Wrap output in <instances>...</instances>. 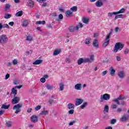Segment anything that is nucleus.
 Instances as JSON below:
<instances>
[{
    "label": "nucleus",
    "mask_w": 129,
    "mask_h": 129,
    "mask_svg": "<svg viewBox=\"0 0 129 129\" xmlns=\"http://www.w3.org/2000/svg\"><path fill=\"white\" fill-rule=\"evenodd\" d=\"M95 6L97 8H101L103 6V3L101 0H98L95 3Z\"/></svg>",
    "instance_id": "12"
},
{
    "label": "nucleus",
    "mask_w": 129,
    "mask_h": 129,
    "mask_svg": "<svg viewBox=\"0 0 129 129\" xmlns=\"http://www.w3.org/2000/svg\"><path fill=\"white\" fill-rule=\"evenodd\" d=\"M91 41V39H90V38H87L85 41V44H86L87 45H88L89 44H90V41Z\"/></svg>",
    "instance_id": "36"
},
{
    "label": "nucleus",
    "mask_w": 129,
    "mask_h": 129,
    "mask_svg": "<svg viewBox=\"0 0 129 129\" xmlns=\"http://www.w3.org/2000/svg\"><path fill=\"white\" fill-rule=\"evenodd\" d=\"M33 35L31 34H28L26 37V40L28 42H32V41H33Z\"/></svg>",
    "instance_id": "17"
},
{
    "label": "nucleus",
    "mask_w": 129,
    "mask_h": 129,
    "mask_svg": "<svg viewBox=\"0 0 129 129\" xmlns=\"http://www.w3.org/2000/svg\"><path fill=\"white\" fill-rule=\"evenodd\" d=\"M124 12H125V9L124 8H122L119 11L116 12V14L118 15V14H123Z\"/></svg>",
    "instance_id": "29"
},
{
    "label": "nucleus",
    "mask_w": 129,
    "mask_h": 129,
    "mask_svg": "<svg viewBox=\"0 0 129 129\" xmlns=\"http://www.w3.org/2000/svg\"><path fill=\"white\" fill-rule=\"evenodd\" d=\"M66 63H70V58H67L65 60Z\"/></svg>",
    "instance_id": "56"
},
{
    "label": "nucleus",
    "mask_w": 129,
    "mask_h": 129,
    "mask_svg": "<svg viewBox=\"0 0 129 129\" xmlns=\"http://www.w3.org/2000/svg\"><path fill=\"white\" fill-rule=\"evenodd\" d=\"M115 122H116V120L115 119H113L111 120L110 123L111 124H114Z\"/></svg>",
    "instance_id": "45"
},
{
    "label": "nucleus",
    "mask_w": 129,
    "mask_h": 129,
    "mask_svg": "<svg viewBox=\"0 0 129 129\" xmlns=\"http://www.w3.org/2000/svg\"><path fill=\"white\" fill-rule=\"evenodd\" d=\"M10 78V75L9 74H7L5 76V79L6 80L9 79Z\"/></svg>",
    "instance_id": "58"
},
{
    "label": "nucleus",
    "mask_w": 129,
    "mask_h": 129,
    "mask_svg": "<svg viewBox=\"0 0 129 129\" xmlns=\"http://www.w3.org/2000/svg\"><path fill=\"white\" fill-rule=\"evenodd\" d=\"M117 16L118 17V19H122V18H123V15H122V14L118 15Z\"/></svg>",
    "instance_id": "53"
},
{
    "label": "nucleus",
    "mask_w": 129,
    "mask_h": 129,
    "mask_svg": "<svg viewBox=\"0 0 129 129\" xmlns=\"http://www.w3.org/2000/svg\"><path fill=\"white\" fill-rule=\"evenodd\" d=\"M128 52H129V49L128 48H126L124 50V54H128Z\"/></svg>",
    "instance_id": "50"
},
{
    "label": "nucleus",
    "mask_w": 129,
    "mask_h": 129,
    "mask_svg": "<svg viewBox=\"0 0 129 129\" xmlns=\"http://www.w3.org/2000/svg\"><path fill=\"white\" fill-rule=\"evenodd\" d=\"M13 124V122L11 121H6V125L7 127H11Z\"/></svg>",
    "instance_id": "24"
},
{
    "label": "nucleus",
    "mask_w": 129,
    "mask_h": 129,
    "mask_svg": "<svg viewBox=\"0 0 129 129\" xmlns=\"http://www.w3.org/2000/svg\"><path fill=\"white\" fill-rule=\"evenodd\" d=\"M110 35H111V32H110L107 36L105 39V42L103 44V47H106L108 44H109V38H110Z\"/></svg>",
    "instance_id": "6"
},
{
    "label": "nucleus",
    "mask_w": 129,
    "mask_h": 129,
    "mask_svg": "<svg viewBox=\"0 0 129 129\" xmlns=\"http://www.w3.org/2000/svg\"><path fill=\"white\" fill-rule=\"evenodd\" d=\"M49 113V111L47 110H43L41 113H40V114L41 115H47Z\"/></svg>",
    "instance_id": "33"
},
{
    "label": "nucleus",
    "mask_w": 129,
    "mask_h": 129,
    "mask_svg": "<svg viewBox=\"0 0 129 129\" xmlns=\"http://www.w3.org/2000/svg\"><path fill=\"white\" fill-rule=\"evenodd\" d=\"M124 98L121 97V96H119V97L113 100V101L114 102H116V104L118 105H120V103L119 102V100H123V99H124Z\"/></svg>",
    "instance_id": "11"
},
{
    "label": "nucleus",
    "mask_w": 129,
    "mask_h": 129,
    "mask_svg": "<svg viewBox=\"0 0 129 129\" xmlns=\"http://www.w3.org/2000/svg\"><path fill=\"white\" fill-rule=\"evenodd\" d=\"M111 108H112V109H116V108H117V105H116V104L113 103L111 105Z\"/></svg>",
    "instance_id": "40"
},
{
    "label": "nucleus",
    "mask_w": 129,
    "mask_h": 129,
    "mask_svg": "<svg viewBox=\"0 0 129 129\" xmlns=\"http://www.w3.org/2000/svg\"><path fill=\"white\" fill-rule=\"evenodd\" d=\"M118 31H119V28L116 27L114 29V31L115 32V33H117V32H118Z\"/></svg>",
    "instance_id": "59"
},
{
    "label": "nucleus",
    "mask_w": 129,
    "mask_h": 129,
    "mask_svg": "<svg viewBox=\"0 0 129 129\" xmlns=\"http://www.w3.org/2000/svg\"><path fill=\"white\" fill-rule=\"evenodd\" d=\"M69 114H73L74 113V109H71L69 111Z\"/></svg>",
    "instance_id": "47"
},
{
    "label": "nucleus",
    "mask_w": 129,
    "mask_h": 129,
    "mask_svg": "<svg viewBox=\"0 0 129 129\" xmlns=\"http://www.w3.org/2000/svg\"><path fill=\"white\" fill-rule=\"evenodd\" d=\"M59 90L60 91H63V90H64V84H63V83H60L59 84Z\"/></svg>",
    "instance_id": "32"
},
{
    "label": "nucleus",
    "mask_w": 129,
    "mask_h": 129,
    "mask_svg": "<svg viewBox=\"0 0 129 129\" xmlns=\"http://www.w3.org/2000/svg\"><path fill=\"white\" fill-rule=\"evenodd\" d=\"M59 11H60V12H61L62 13H64L65 12V10H64V9H63V7H60L59 9Z\"/></svg>",
    "instance_id": "52"
},
{
    "label": "nucleus",
    "mask_w": 129,
    "mask_h": 129,
    "mask_svg": "<svg viewBox=\"0 0 129 129\" xmlns=\"http://www.w3.org/2000/svg\"><path fill=\"white\" fill-rule=\"evenodd\" d=\"M45 87L48 89V90H52V89H54V87L49 84L46 85Z\"/></svg>",
    "instance_id": "28"
},
{
    "label": "nucleus",
    "mask_w": 129,
    "mask_h": 129,
    "mask_svg": "<svg viewBox=\"0 0 129 129\" xmlns=\"http://www.w3.org/2000/svg\"><path fill=\"white\" fill-rule=\"evenodd\" d=\"M17 92H18V91L17 90V89H16V88H13L12 89V91L11 94V95H12V94L14 95V96L16 97V95H17Z\"/></svg>",
    "instance_id": "26"
},
{
    "label": "nucleus",
    "mask_w": 129,
    "mask_h": 129,
    "mask_svg": "<svg viewBox=\"0 0 129 129\" xmlns=\"http://www.w3.org/2000/svg\"><path fill=\"white\" fill-rule=\"evenodd\" d=\"M117 75L119 77V78H120V79H123L124 77H125V74L124 73V72L123 71H119Z\"/></svg>",
    "instance_id": "8"
},
{
    "label": "nucleus",
    "mask_w": 129,
    "mask_h": 129,
    "mask_svg": "<svg viewBox=\"0 0 129 129\" xmlns=\"http://www.w3.org/2000/svg\"><path fill=\"white\" fill-rule=\"evenodd\" d=\"M129 119V115L123 114L122 117L120 119L121 121L123 122H126Z\"/></svg>",
    "instance_id": "7"
},
{
    "label": "nucleus",
    "mask_w": 129,
    "mask_h": 129,
    "mask_svg": "<svg viewBox=\"0 0 129 129\" xmlns=\"http://www.w3.org/2000/svg\"><path fill=\"white\" fill-rule=\"evenodd\" d=\"M54 100H52V99H50L48 101V103H49V104H52V103H54Z\"/></svg>",
    "instance_id": "55"
},
{
    "label": "nucleus",
    "mask_w": 129,
    "mask_h": 129,
    "mask_svg": "<svg viewBox=\"0 0 129 129\" xmlns=\"http://www.w3.org/2000/svg\"><path fill=\"white\" fill-rule=\"evenodd\" d=\"M20 101V98L18 97H15L13 99H12V103L13 104H16V103H18Z\"/></svg>",
    "instance_id": "16"
},
{
    "label": "nucleus",
    "mask_w": 129,
    "mask_h": 129,
    "mask_svg": "<svg viewBox=\"0 0 129 129\" xmlns=\"http://www.w3.org/2000/svg\"><path fill=\"white\" fill-rule=\"evenodd\" d=\"M31 120L32 122H37L38 121V116L33 115L31 117Z\"/></svg>",
    "instance_id": "14"
},
{
    "label": "nucleus",
    "mask_w": 129,
    "mask_h": 129,
    "mask_svg": "<svg viewBox=\"0 0 129 129\" xmlns=\"http://www.w3.org/2000/svg\"><path fill=\"white\" fill-rule=\"evenodd\" d=\"M110 99V95L108 94H104L103 95H101L100 98V102H103L104 100H109Z\"/></svg>",
    "instance_id": "3"
},
{
    "label": "nucleus",
    "mask_w": 129,
    "mask_h": 129,
    "mask_svg": "<svg viewBox=\"0 0 129 129\" xmlns=\"http://www.w3.org/2000/svg\"><path fill=\"white\" fill-rule=\"evenodd\" d=\"M93 46L95 47V48H99V46L98 45V40L97 39H95L93 42Z\"/></svg>",
    "instance_id": "19"
},
{
    "label": "nucleus",
    "mask_w": 129,
    "mask_h": 129,
    "mask_svg": "<svg viewBox=\"0 0 129 129\" xmlns=\"http://www.w3.org/2000/svg\"><path fill=\"white\" fill-rule=\"evenodd\" d=\"M29 23H30V21H29V20H24L22 24L23 27L28 26V25H29Z\"/></svg>",
    "instance_id": "21"
},
{
    "label": "nucleus",
    "mask_w": 129,
    "mask_h": 129,
    "mask_svg": "<svg viewBox=\"0 0 129 129\" xmlns=\"http://www.w3.org/2000/svg\"><path fill=\"white\" fill-rule=\"evenodd\" d=\"M10 106H11L10 105H7L6 104H3V105H2L1 108H4V109H8V108H9V107H10Z\"/></svg>",
    "instance_id": "35"
},
{
    "label": "nucleus",
    "mask_w": 129,
    "mask_h": 129,
    "mask_svg": "<svg viewBox=\"0 0 129 129\" xmlns=\"http://www.w3.org/2000/svg\"><path fill=\"white\" fill-rule=\"evenodd\" d=\"M122 110L121 109V108H119L117 109V112H121Z\"/></svg>",
    "instance_id": "64"
},
{
    "label": "nucleus",
    "mask_w": 129,
    "mask_h": 129,
    "mask_svg": "<svg viewBox=\"0 0 129 129\" xmlns=\"http://www.w3.org/2000/svg\"><path fill=\"white\" fill-rule=\"evenodd\" d=\"M83 103V100L81 98H78L76 100V106H78Z\"/></svg>",
    "instance_id": "13"
},
{
    "label": "nucleus",
    "mask_w": 129,
    "mask_h": 129,
    "mask_svg": "<svg viewBox=\"0 0 129 129\" xmlns=\"http://www.w3.org/2000/svg\"><path fill=\"white\" fill-rule=\"evenodd\" d=\"M11 8V5L10 4H6L5 6V11H8V10H10Z\"/></svg>",
    "instance_id": "43"
},
{
    "label": "nucleus",
    "mask_w": 129,
    "mask_h": 129,
    "mask_svg": "<svg viewBox=\"0 0 129 129\" xmlns=\"http://www.w3.org/2000/svg\"><path fill=\"white\" fill-rule=\"evenodd\" d=\"M73 14V12L70 10L67 11L66 12V16L67 17L72 16Z\"/></svg>",
    "instance_id": "23"
},
{
    "label": "nucleus",
    "mask_w": 129,
    "mask_h": 129,
    "mask_svg": "<svg viewBox=\"0 0 129 129\" xmlns=\"http://www.w3.org/2000/svg\"><path fill=\"white\" fill-rule=\"evenodd\" d=\"M116 58L117 61H120V60H121L120 57H119V56H117L116 57Z\"/></svg>",
    "instance_id": "63"
},
{
    "label": "nucleus",
    "mask_w": 129,
    "mask_h": 129,
    "mask_svg": "<svg viewBox=\"0 0 129 129\" xmlns=\"http://www.w3.org/2000/svg\"><path fill=\"white\" fill-rule=\"evenodd\" d=\"M23 14H24V12H23L22 11H20L17 12L15 14V16H16V17H22V16H23Z\"/></svg>",
    "instance_id": "25"
},
{
    "label": "nucleus",
    "mask_w": 129,
    "mask_h": 129,
    "mask_svg": "<svg viewBox=\"0 0 129 129\" xmlns=\"http://www.w3.org/2000/svg\"><path fill=\"white\" fill-rule=\"evenodd\" d=\"M35 24H36V25H45V24H46V21H37Z\"/></svg>",
    "instance_id": "31"
},
{
    "label": "nucleus",
    "mask_w": 129,
    "mask_h": 129,
    "mask_svg": "<svg viewBox=\"0 0 129 129\" xmlns=\"http://www.w3.org/2000/svg\"><path fill=\"white\" fill-rule=\"evenodd\" d=\"M89 20V19H88V18H83V22L84 23V24H88Z\"/></svg>",
    "instance_id": "42"
},
{
    "label": "nucleus",
    "mask_w": 129,
    "mask_h": 129,
    "mask_svg": "<svg viewBox=\"0 0 129 129\" xmlns=\"http://www.w3.org/2000/svg\"><path fill=\"white\" fill-rule=\"evenodd\" d=\"M123 46H124V45H123V44L120 42L116 43L113 50V52H114V53H116V52H117L118 50H122V48H123Z\"/></svg>",
    "instance_id": "1"
},
{
    "label": "nucleus",
    "mask_w": 129,
    "mask_h": 129,
    "mask_svg": "<svg viewBox=\"0 0 129 129\" xmlns=\"http://www.w3.org/2000/svg\"><path fill=\"white\" fill-rule=\"evenodd\" d=\"M5 113V111L1 110H0V116H1V115H3V114H4V113Z\"/></svg>",
    "instance_id": "61"
},
{
    "label": "nucleus",
    "mask_w": 129,
    "mask_h": 129,
    "mask_svg": "<svg viewBox=\"0 0 129 129\" xmlns=\"http://www.w3.org/2000/svg\"><path fill=\"white\" fill-rule=\"evenodd\" d=\"M14 24H15V23H14V22H11L9 23V25L10 26H11L12 27H13V26H14Z\"/></svg>",
    "instance_id": "60"
},
{
    "label": "nucleus",
    "mask_w": 129,
    "mask_h": 129,
    "mask_svg": "<svg viewBox=\"0 0 129 129\" xmlns=\"http://www.w3.org/2000/svg\"><path fill=\"white\" fill-rule=\"evenodd\" d=\"M61 20H63V15H62L61 14H60L58 15V21H61Z\"/></svg>",
    "instance_id": "44"
},
{
    "label": "nucleus",
    "mask_w": 129,
    "mask_h": 129,
    "mask_svg": "<svg viewBox=\"0 0 129 129\" xmlns=\"http://www.w3.org/2000/svg\"><path fill=\"white\" fill-rule=\"evenodd\" d=\"M3 28H9V25L4 24V25H3Z\"/></svg>",
    "instance_id": "62"
},
{
    "label": "nucleus",
    "mask_w": 129,
    "mask_h": 129,
    "mask_svg": "<svg viewBox=\"0 0 129 129\" xmlns=\"http://www.w3.org/2000/svg\"><path fill=\"white\" fill-rule=\"evenodd\" d=\"M109 71L111 76H114V74L115 73V70H114V68H113V67H111L109 69Z\"/></svg>",
    "instance_id": "15"
},
{
    "label": "nucleus",
    "mask_w": 129,
    "mask_h": 129,
    "mask_svg": "<svg viewBox=\"0 0 129 129\" xmlns=\"http://www.w3.org/2000/svg\"><path fill=\"white\" fill-rule=\"evenodd\" d=\"M82 27H83L82 23H79V24L76 26H71L69 28V30L70 32H74V31H76V30H78L80 28H82Z\"/></svg>",
    "instance_id": "4"
},
{
    "label": "nucleus",
    "mask_w": 129,
    "mask_h": 129,
    "mask_svg": "<svg viewBox=\"0 0 129 129\" xmlns=\"http://www.w3.org/2000/svg\"><path fill=\"white\" fill-rule=\"evenodd\" d=\"M72 12H77V6H74L71 8Z\"/></svg>",
    "instance_id": "37"
},
{
    "label": "nucleus",
    "mask_w": 129,
    "mask_h": 129,
    "mask_svg": "<svg viewBox=\"0 0 129 129\" xmlns=\"http://www.w3.org/2000/svg\"><path fill=\"white\" fill-rule=\"evenodd\" d=\"M74 107H75V106L72 103H69L68 105V108L69 109H74Z\"/></svg>",
    "instance_id": "27"
},
{
    "label": "nucleus",
    "mask_w": 129,
    "mask_h": 129,
    "mask_svg": "<svg viewBox=\"0 0 129 129\" xmlns=\"http://www.w3.org/2000/svg\"><path fill=\"white\" fill-rule=\"evenodd\" d=\"M39 109H41V106L38 105L35 107V110H39Z\"/></svg>",
    "instance_id": "57"
},
{
    "label": "nucleus",
    "mask_w": 129,
    "mask_h": 129,
    "mask_svg": "<svg viewBox=\"0 0 129 129\" xmlns=\"http://www.w3.org/2000/svg\"><path fill=\"white\" fill-rule=\"evenodd\" d=\"M13 63L14 65H17V64H18V60L17 59H14L13 61Z\"/></svg>",
    "instance_id": "51"
},
{
    "label": "nucleus",
    "mask_w": 129,
    "mask_h": 129,
    "mask_svg": "<svg viewBox=\"0 0 129 129\" xmlns=\"http://www.w3.org/2000/svg\"><path fill=\"white\" fill-rule=\"evenodd\" d=\"M86 60H87V63H92V62L94 61V55H91L90 56V58H86Z\"/></svg>",
    "instance_id": "9"
},
{
    "label": "nucleus",
    "mask_w": 129,
    "mask_h": 129,
    "mask_svg": "<svg viewBox=\"0 0 129 129\" xmlns=\"http://www.w3.org/2000/svg\"><path fill=\"white\" fill-rule=\"evenodd\" d=\"M107 74V71H104L102 73V76H105Z\"/></svg>",
    "instance_id": "49"
},
{
    "label": "nucleus",
    "mask_w": 129,
    "mask_h": 129,
    "mask_svg": "<svg viewBox=\"0 0 129 129\" xmlns=\"http://www.w3.org/2000/svg\"><path fill=\"white\" fill-rule=\"evenodd\" d=\"M86 106H87V102H85L81 106V108L84 109Z\"/></svg>",
    "instance_id": "41"
},
{
    "label": "nucleus",
    "mask_w": 129,
    "mask_h": 129,
    "mask_svg": "<svg viewBox=\"0 0 129 129\" xmlns=\"http://www.w3.org/2000/svg\"><path fill=\"white\" fill-rule=\"evenodd\" d=\"M11 17H12V15L9 14H6L4 15V18L5 19H10Z\"/></svg>",
    "instance_id": "38"
},
{
    "label": "nucleus",
    "mask_w": 129,
    "mask_h": 129,
    "mask_svg": "<svg viewBox=\"0 0 129 129\" xmlns=\"http://www.w3.org/2000/svg\"><path fill=\"white\" fill-rule=\"evenodd\" d=\"M113 15H116V12H110L108 13V17L109 19H111L112 18Z\"/></svg>",
    "instance_id": "30"
},
{
    "label": "nucleus",
    "mask_w": 129,
    "mask_h": 129,
    "mask_svg": "<svg viewBox=\"0 0 129 129\" xmlns=\"http://www.w3.org/2000/svg\"><path fill=\"white\" fill-rule=\"evenodd\" d=\"M22 106H23V104H18L15 105L14 107H13V109L15 110H16L15 112V113H16L17 114V113H19V112H21V108L22 107Z\"/></svg>",
    "instance_id": "5"
},
{
    "label": "nucleus",
    "mask_w": 129,
    "mask_h": 129,
    "mask_svg": "<svg viewBox=\"0 0 129 129\" xmlns=\"http://www.w3.org/2000/svg\"><path fill=\"white\" fill-rule=\"evenodd\" d=\"M87 59H86V58H80L78 60V65H81L82 63H87Z\"/></svg>",
    "instance_id": "10"
},
{
    "label": "nucleus",
    "mask_w": 129,
    "mask_h": 129,
    "mask_svg": "<svg viewBox=\"0 0 129 129\" xmlns=\"http://www.w3.org/2000/svg\"><path fill=\"white\" fill-rule=\"evenodd\" d=\"M60 53H61L60 49H55L53 52V55L57 56V55H58V54H60Z\"/></svg>",
    "instance_id": "22"
},
{
    "label": "nucleus",
    "mask_w": 129,
    "mask_h": 129,
    "mask_svg": "<svg viewBox=\"0 0 129 129\" xmlns=\"http://www.w3.org/2000/svg\"><path fill=\"white\" fill-rule=\"evenodd\" d=\"M9 41V38L7 35L3 34L0 36V44H7Z\"/></svg>",
    "instance_id": "2"
},
{
    "label": "nucleus",
    "mask_w": 129,
    "mask_h": 129,
    "mask_svg": "<svg viewBox=\"0 0 129 129\" xmlns=\"http://www.w3.org/2000/svg\"><path fill=\"white\" fill-rule=\"evenodd\" d=\"M14 84H15V85H17L20 83V81H19L18 80H15L14 81Z\"/></svg>",
    "instance_id": "48"
},
{
    "label": "nucleus",
    "mask_w": 129,
    "mask_h": 129,
    "mask_svg": "<svg viewBox=\"0 0 129 129\" xmlns=\"http://www.w3.org/2000/svg\"><path fill=\"white\" fill-rule=\"evenodd\" d=\"M74 123H75V121H72V122H70V123H69V125L70 126H71V125H73V124H74Z\"/></svg>",
    "instance_id": "54"
},
{
    "label": "nucleus",
    "mask_w": 129,
    "mask_h": 129,
    "mask_svg": "<svg viewBox=\"0 0 129 129\" xmlns=\"http://www.w3.org/2000/svg\"><path fill=\"white\" fill-rule=\"evenodd\" d=\"M40 81L42 83H45V82H46V79L45 78H42L40 79Z\"/></svg>",
    "instance_id": "46"
},
{
    "label": "nucleus",
    "mask_w": 129,
    "mask_h": 129,
    "mask_svg": "<svg viewBox=\"0 0 129 129\" xmlns=\"http://www.w3.org/2000/svg\"><path fill=\"white\" fill-rule=\"evenodd\" d=\"M28 6L30 7V8H33L34 6V2L32 1V0H30L28 1Z\"/></svg>",
    "instance_id": "34"
},
{
    "label": "nucleus",
    "mask_w": 129,
    "mask_h": 129,
    "mask_svg": "<svg viewBox=\"0 0 129 129\" xmlns=\"http://www.w3.org/2000/svg\"><path fill=\"white\" fill-rule=\"evenodd\" d=\"M41 63H43V60L41 59H37L34 62H33V65H39L41 64Z\"/></svg>",
    "instance_id": "20"
},
{
    "label": "nucleus",
    "mask_w": 129,
    "mask_h": 129,
    "mask_svg": "<svg viewBox=\"0 0 129 129\" xmlns=\"http://www.w3.org/2000/svg\"><path fill=\"white\" fill-rule=\"evenodd\" d=\"M108 110H109V107H108V105H105L104 107V112H108Z\"/></svg>",
    "instance_id": "39"
},
{
    "label": "nucleus",
    "mask_w": 129,
    "mask_h": 129,
    "mask_svg": "<svg viewBox=\"0 0 129 129\" xmlns=\"http://www.w3.org/2000/svg\"><path fill=\"white\" fill-rule=\"evenodd\" d=\"M75 89L76 90H81L82 89V85L81 84H77L75 86Z\"/></svg>",
    "instance_id": "18"
}]
</instances>
